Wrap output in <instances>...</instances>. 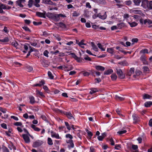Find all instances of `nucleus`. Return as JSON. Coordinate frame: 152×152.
Here are the masks:
<instances>
[{"instance_id": "nucleus-47", "label": "nucleus", "mask_w": 152, "mask_h": 152, "mask_svg": "<svg viewBox=\"0 0 152 152\" xmlns=\"http://www.w3.org/2000/svg\"><path fill=\"white\" fill-rule=\"evenodd\" d=\"M80 15L79 13H77L76 11H74L72 14V16L73 17H78Z\"/></svg>"}, {"instance_id": "nucleus-40", "label": "nucleus", "mask_w": 152, "mask_h": 152, "mask_svg": "<svg viewBox=\"0 0 152 152\" xmlns=\"http://www.w3.org/2000/svg\"><path fill=\"white\" fill-rule=\"evenodd\" d=\"M64 123H65V125H66V128H67V129L69 130H70L71 129V126H70L69 124V123H68V122H66V121H65L64 122Z\"/></svg>"}, {"instance_id": "nucleus-34", "label": "nucleus", "mask_w": 152, "mask_h": 152, "mask_svg": "<svg viewBox=\"0 0 152 152\" xmlns=\"http://www.w3.org/2000/svg\"><path fill=\"white\" fill-rule=\"evenodd\" d=\"M26 69L28 72H31L33 69V67L29 65H27L26 67Z\"/></svg>"}, {"instance_id": "nucleus-48", "label": "nucleus", "mask_w": 152, "mask_h": 152, "mask_svg": "<svg viewBox=\"0 0 152 152\" xmlns=\"http://www.w3.org/2000/svg\"><path fill=\"white\" fill-rule=\"evenodd\" d=\"M124 3L126 5L129 6L132 4V2L130 0H128L126 1Z\"/></svg>"}, {"instance_id": "nucleus-22", "label": "nucleus", "mask_w": 152, "mask_h": 152, "mask_svg": "<svg viewBox=\"0 0 152 152\" xmlns=\"http://www.w3.org/2000/svg\"><path fill=\"white\" fill-rule=\"evenodd\" d=\"M46 60L42 61L41 62V64L44 67H47L49 66V64Z\"/></svg>"}, {"instance_id": "nucleus-11", "label": "nucleus", "mask_w": 152, "mask_h": 152, "mask_svg": "<svg viewBox=\"0 0 152 152\" xmlns=\"http://www.w3.org/2000/svg\"><path fill=\"white\" fill-rule=\"evenodd\" d=\"M91 91L89 92V93L91 94L98 92L99 91V89L96 88H90Z\"/></svg>"}, {"instance_id": "nucleus-54", "label": "nucleus", "mask_w": 152, "mask_h": 152, "mask_svg": "<svg viewBox=\"0 0 152 152\" xmlns=\"http://www.w3.org/2000/svg\"><path fill=\"white\" fill-rule=\"evenodd\" d=\"M127 131L126 130H124L118 131L117 132V133L121 135L125 133Z\"/></svg>"}, {"instance_id": "nucleus-32", "label": "nucleus", "mask_w": 152, "mask_h": 152, "mask_svg": "<svg viewBox=\"0 0 152 152\" xmlns=\"http://www.w3.org/2000/svg\"><path fill=\"white\" fill-rule=\"evenodd\" d=\"M128 23L132 27H135L137 25V23L135 22H133L132 23L129 22Z\"/></svg>"}, {"instance_id": "nucleus-19", "label": "nucleus", "mask_w": 152, "mask_h": 152, "mask_svg": "<svg viewBox=\"0 0 152 152\" xmlns=\"http://www.w3.org/2000/svg\"><path fill=\"white\" fill-rule=\"evenodd\" d=\"M152 105V101H147L145 102L144 103V106L145 107H149Z\"/></svg>"}, {"instance_id": "nucleus-56", "label": "nucleus", "mask_w": 152, "mask_h": 152, "mask_svg": "<svg viewBox=\"0 0 152 152\" xmlns=\"http://www.w3.org/2000/svg\"><path fill=\"white\" fill-rule=\"evenodd\" d=\"M107 51L108 52L112 53L113 52V49L112 48H108L107 49Z\"/></svg>"}, {"instance_id": "nucleus-20", "label": "nucleus", "mask_w": 152, "mask_h": 152, "mask_svg": "<svg viewBox=\"0 0 152 152\" xmlns=\"http://www.w3.org/2000/svg\"><path fill=\"white\" fill-rule=\"evenodd\" d=\"M132 117L133 120L136 123L138 121V118H139V117L135 114H134L132 115Z\"/></svg>"}, {"instance_id": "nucleus-38", "label": "nucleus", "mask_w": 152, "mask_h": 152, "mask_svg": "<svg viewBox=\"0 0 152 152\" xmlns=\"http://www.w3.org/2000/svg\"><path fill=\"white\" fill-rule=\"evenodd\" d=\"M48 143L49 145H53V142L52 140L50 138L48 137Z\"/></svg>"}, {"instance_id": "nucleus-16", "label": "nucleus", "mask_w": 152, "mask_h": 152, "mask_svg": "<svg viewBox=\"0 0 152 152\" xmlns=\"http://www.w3.org/2000/svg\"><path fill=\"white\" fill-rule=\"evenodd\" d=\"M91 45L93 49L95 51L97 52L98 51V49L97 46L94 43L92 42L91 43Z\"/></svg>"}, {"instance_id": "nucleus-62", "label": "nucleus", "mask_w": 152, "mask_h": 152, "mask_svg": "<svg viewBox=\"0 0 152 152\" xmlns=\"http://www.w3.org/2000/svg\"><path fill=\"white\" fill-rule=\"evenodd\" d=\"M83 75L84 76H88L90 75L89 73L87 72H83Z\"/></svg>"}, {"instance_id": "nucleus-21", "label": "nucleus", "mask_w": 152, "mask_h": 152, "mask_svg": "<svg viewBox=\"0 0 152 152\" xmlns=\"http://www.w3.org/2000/svg\"><path fill=\"white\" fill-rule=\"evenodd\" d=\"M25 0H19L16 1V4L20 7H23L21 3Z\"/></svg>"}, {"instance_id": "nucleus-2", "label": "nucleus", "mask_w": 152, "mask_h": 152, "mask_svg": "<svg viewBox=\"0 0 152 152\" xmlns=\"http://www.w3.org/2000/svg\"><path fill=\"white\" fill-rule=\"evenodd\" d=\"M60 113L62 114H64V115H66L68 119H75V118L73 116L72 114L70 111L66 112L63 111L62 110H59Z\"/></svg>"}, {"instance_id": "nucleus-1", "label": "nucleus", "mask_w": 152, "mask_h": 152, "mask_svg": "<svg viewBox=\"0 0 152 152\" xmlns=\"http://www.w3.org/2000/svg\"><path fill=\"white\" fill-rule=\"evenodd\" d=\"M46 16L49 18L56 22L60 20V17L65 18L66 17V15L62 14H57L49 12L46 13Z\"/></svg>"}, {"instance_id": "nucleus-57", "label": "nucleus", "mask_w": 152, "mask_h": 152, "mask_svg": "<svg viewBox=\"0 0 152 152\" xmlns=\"http://www.w3.org/2000/svg\"><path fill=\"white\" fill-rule=\"evenodd\" d=\"M14 125L16 126H22V124L20 122H16L14 124Z\"/></svg>"}, {"instance_id": "nucleus-14", "label": "nucleus", "mask_w": 152, "mask_h": 152, "mask_svg": "<svg viewBox=\"0 0 152 152\" xmlns=\"http://www.w3.org/2000/svg\"><path fill=\"white\" fill-rule=\"evenodd\" d=\"M95 68L98 71H104L105 70V68L100 65L96 66Z\"/></svg>"}, {"instance_id": "nucleus-12", "label": "nucleus", "mask_w": 152, "mask_h": 152, "mask_svg": "<svg viewBox=\"0 0 152 152\" xmlns=\"http://www.w3.org/2000/svg\"><path fill=\"white\" fill-rule=\"evenodd\" d=\"M140 60L144 64H148L147 61H146L145 57L144 55H142L140 58Z\"/></svg>"}, {"instance_id": "nucleus-58", "label": "nucleus", "mask_w": 152, "mask_h": 152, "mask_svg": "<svg viewBox=\"0 0 152 152\" xmlns=\"http://www.w3.org/2000/svg\"><path fill=\"white\" fill-rule=\"evenodd\" d=\"M74 146V144L73 142H69V144L68 145V148H73Z\"/></svg>"}, {"instance_id": "nucleus-43", "label": "nucleus", "mask_w": 152, "mask_h": 152, "mask_svg": "<svg viewBox=\"0 0 152 152\" xmlns=\"http://www.w3.org/2000/svg\"><path fill=\"white\" fill-rule=\"evenodd\" d=\"M121 144L115 145V149L119 150L121 148Z\"/></svg>"}, {"instance_id": "nucleus-63", "label": "nucleus", "mask_w": 152, "mask_h": 152, "mask_svg": "<svg viewBox=\"0 0 152 152\" xmlns=\"http://www.w3.org/2000/svg\"><path fill=\"white\" fill-rule=\"evenodd\" d=\"M1 126L3 128L7 129V126L6 124L4 123H3L1 124Z\"/></svg>"}, {"instance_id": "nucleus-52", "label": "nucleus", "mask_w": 152, "mask_h": 152, "mask_svg": "<svg viewBox=\"0 0 152 152\" xmlns=\"http://www.w3.org/2000/svg\"><path fill=\"white\" fill-rule=\"evenodd\" d=\"M48 53H49L48 51V50H45L44 51V52L43 53V55L45 56H46L47 57H49V56L48 55Z\"/></svg>"}, {"instance_id": "nucleus-8", "label": "nucleus", "mask_w": 152, "mask_h": 152, "mask_svg": "<svg viewBox=\"0 0 152 152\" xmlns=\"http://www.w3.org/2000/svg\"><path fill=\"white\" fill-rule=\"evenodd\" d=\"M22 137L26 143H29L30 142L29 137L27 134H23L22 135Z\"/></svg>"}, {"instance_id": "nucleus-39", "label": "nucleus", "mask_w": 152, "mask_h": 152, "mask_svg": "<svg viewBox=\"0 0 152 152\" xmlns=\"http://www.w3.org/2000/svg\"><path fill=\"white\" fill-rule=\"evenodd\" d=\"M116 112L117 114L120 116H123V115L121 113V110L119 108H117L116 110Z\"/></svg>"}, {"instance_id": "nucleus-55", "label": "nucleus", "mask_w": 152, "mask_h": 152, "mask_svg": "<svg viewBox=\"0 0 152 152\" xmlns=\"http://www.w3.org/2000/svg\"><path fill=\"white\" fill-rule=\"evenodd\" d=\"M24 21L25 23L28 25H29L31 23V20H29L26 19L24 20Z\"/></svg>"}, {"instance_id": "nucleus-42", "label": "nucleus", "mask_w": 152, "mask_h": 152, "mask_svg": "<svg viewBox=\"0 0 152 152\" xmlns=\"http://www.w3.org/2000/svg\"><path fill=\"white\" fill-rule=\"evenodd\" d=\"M22 28L26 31H28L31 32V30L27 26H24L22 27Z\"/></svg>"}, {"instance_id": "nucleus-44", "label": "nucleus", "mask_w": 152, "mask_h": 152, "mask_svg": "<svg viewBox=\"0 0 152 152\" xmlns=\"http://www.w3.org/2000/svg\"><path fill=\"white\" fill-rule=\"evenodd\" d=\"M148 9L152 10V1H150L148 2Z\"/></svg>"}, {"instance_id": "nucleus-59", "label": "nucleus", "mask_w": 152, "mask_h": 152, "mask_svg": "<svg viewBox=\"0 0 152 152\" xmlns=\"http://www.w3.org/2000/svg\"><path fill=\"white\" fill-rule=\"evenodd\" d=\"M89 152H96L95 149L93 146H91L90 148Z\"/></svg>"}, {"instance_id": "nucleus-29", "label": "nucleus", "mask_w": 152, "mask_h": 152, "mask_svg": "<svg viewBox=\"0 0 152 152\" xmlns=\"http://www.w3.org/2000/svg\"><path fill=\"white\" fill-rule=\"evenodd\" d=\"M152 96L147 94H144L143 96V99H149Z\"/></svg>"}, {"instance_id": "nucleus-50", "label": "nucleus", "mask_w": 152, "mask_h": 152, "mask_svg": "<svg viewBox=\"0 0 152 152\" xmlns=\"http://www.w3.org/2000/svg\"><path fill=\"white\" fill-rule=\"evenodd\" d=\"M140 53H148V50L147 49H142L140 51Z\"/></svg>"}, {"instance_id": "nucleus-26", "label": "nucleus", "mask_w": 152, "mask_h": 152, "mask_svg": "<svg viewBox=\"0 0 152 152\" xmlns=\"http://www.w3.org/2000/svg\"><path fill=\"white\" fill-rule=\"evenodd\" d=\"M9 40V39L8 37H6L3 39H0V42L5 43L8 42Z\"/></svg>"}, {"instance_id": "nucleus-5", "label": "nucleus", "mask_w": 152, "mask_h": 152, "mask_svg": "<svg viewBox=\"0 0 152 152\" xmlns=\"http://www.w3.org/2000/svg\"><path fill=\"white\" fill-rule=\"evenodd\" d=\"M42 143L43 142L42 141L38 140L33 143L32 146L34 148H37L41 145Z\"/></svg>"}, {"instance_id": "nucleus-53", "label": "nucleus", "mask_w": 152, "mask_h": 152, "mask_svg": "<svg viewBox=\"0 0 152 152\" xmlns=\"http://www.w3.org/2000/svg\"><path fill=\"white\" fill-rule=\"evenodd\" d=\"M85 40L84 39L82 40L79 43V46H81V45H85L86 44L84 43Z\"/></svg>"}, {"instance_id": "nucleus-64", "label": "nucleus", "mask_w": 152, "mask_h": 152, "mask_svg": "<svg viewBox=\"0 0 152 152\" xmlns=\"http://www.w3.org/2000/svg\"><path fill=\"white\" fill-rule=\"evenodd\" d=\"M95 80L96 81V83H99L101 81V80L100 78H96L95 79Z\"/></svg>"}, {"instance_id": "nucleus-33", "label": "nucleus", "mask_w": 152, "mask_h": 152, "mask_svg": "<svg viewBox=\"0 0 152 152\" xmlns=\"http://www.w3.org/2000/svg\"><path fill=\"white\" fill-rule=\"evenodd\" d=\"M33 0H29L28 1V7L29 8H31L33 4H34Z\"/></svg>"}, {"instance_id": "nucleus-30", "label": "nucleus", "mask_w": 152, "mask_h": 152, "mask_svg": "<svg viewBox=\"0 0 152 152\" xmlns=\"http://www.w3.org/2000/svg\"><path fill=\"white\" fill-rule=\"evenodd\" d=\"M141 1L142 0H133L134 4L137 6H139Z\"/></svg>"}, {"instance_id": "nucleus-27", "label": "nucleus", "mask_w": 152, "mask_h": 152, "mask_svg": "<svg viewBox=\"0 0 152 152\" xmlns=\"http://www.w3.org/2000/svg\"><path fill=\"white\" fill-rule=\"evenodd\" d=\"M147 23L148 24H152V20H151L148 19H145L144 21V24H145Z\"/></svg>"}, {"instance_id": "nucleus-36", "label": "nucleus", "mask_w": 152, "mask_h": 152, "mask_svg": "<svg viewBox=\"0 0 152 152\" xmlns=\"http://www.w3.org/2000/svg\"><path fill=\"white\" fill-rule=\"evenodd\" d=\"M48 77L51 79H54V76L53 75L51 72L49 71L48 72Z\"/></svg>"}, {"instance_id": "nucleus-13", "label": "nucleus", "mask_w": 152, "mask_h": 152, "mask_svg": "<svg viewBox=\"0 0 152 152\" xmlns=\"http://www.w3.org/2000/svg\"><path fill=\"white\" fill-rule=\"evenodd\" d=\"M98 15L99 18L102 20L105 19L107 17L106 12H105L104 14L102 15H101V13H98Z\"/></svg>"}, {"instance_id": "nucleus-15", "label": "nucleus", "mask_w": 152, "mask_h": 152, "mask_svg": "<svg viewBox=\"0 0 152 152\" xmlns=\"http://www.w3.org/2000/svg\"><path fill=\"white\" fill-rule=\"evenodd\" d=\"M115 99L118 101H122L124 99V98L119 96L118 95H116L115 96Z\"/></svg>"}, {"instance_id": "nucleus-23", "label": "nucleus", "mask_w": 152, "mask_h": 152, "mask_svg": "<svg viewBox=\"0 0 152 152\" xmlns=\"http://www.w3.org/2000/svg\"><path fill=\"white\" fill-rule=\"evenodd\" d=\"M118 63L121 65L123 66H128L129 65L128 62L126 61L125 60H124L123 61L119 62Z\"/></svg>"}, {"instance_id": "nucleus-61", "label": "nucleus", "mask_w": 152, "mask_h": 152, "mask_svg": "<svg viewBox=\"0 0 152 152\" xmlns=\"http://www.w3.org/2000/svg\"><path fill=\"white\" fill-rule=\"evenodd\" d=\"M109 141L110 142V143L112 145H114V141H113V139L112 138H111L110 139Z\"/></svg>"}, {"instance_id": "nucleus-41", "label": "nucleus", "mask_w": 152, "mask_h": 152, "mask_svg": "<svg viewBox=\"0 0 152 152\" xmlns=\"http://www.w3.org/2000/svg\"><path fill=\"white\" fill-rule=\"evenodd\" d=\"M86 132L88 134L89 137V139H91L92 136H93L92 133L91 132L89 131L88 129L86 130Z\"/></svg>"}, {"instance_id": "nucleus-4", "label": "nucleus", "mask_w": 152, "mask_h": 152, "mask_svg": "<svg viewBox=\"0 0 152 152\" xmlns=\"http://www.w3.org/2000/svg\"><path fill=\"white\" fill-rule=\"evenodd\" d=\"M142 6L144 8H148V6L149 1L147 0H142Z\"/></svg>"}, {"instance_id": "nucleus-46", "label": "nucleus", "mask_w": 152, "mask_h": 152, "mask_svg": "<svg viewBox=\"0 0 152 152\" xmlns=\"http://www.w3.org/2000/svg\"><path fill=\"white\" fill-rule=\"evenodd\" d=\"M59 26L62 28H64L66 27V25L63 23L60 22L59 23Z\"/></svg>"}, {"instance_id": "nucleus-3", "label": "nucleus", "mask_w": 152, "mask_h": 152, "mask_svg": "<svg viewBox=\"0 0 152 152\" xmlns=\"http://www.w3.org/2000/svg\"><path fill=\"white\" fill-rule=\"evenodd\" d=\"M118 77L121 79H124L125 77V74L123 73L122 70L121 69H116Z\"/></svg>"}, {"instance_id": "nucleus-49", "label": "nucleus", "mask_w": 152, "mask_h": 152, "mask_svg": "<svg viewBox=\"0 0 152 152\" xmlns=\"http://www.w3.org/2000/svg\"><path fill=\"white\" fill-rule=\"evenodd\" d=\"M33 23L34 25L36 26L41 25L42 23V22H37L36 21H33Z\"/></svg>"}, {"instance_id": "nucleus-10", "label": "nucleus", "mask_w": 152, "mask_h": 152, "mask_svg": "<svg viewBox=\"0 0 152 152\" xmlns=\"http://www.w3.org/2000/svg\"><path fill=\"white\" fill-rule=\"evenodd\" d=\"M51 133V136L52 137H55L57 139H61V138L59 137L58 133L51 131L50 132Z\"/></svg>"}, {"instance_id": "nucleus-24", "label": "nucleus", "mask_w": 152, "mask_h": 152, "mask_svg": "<svg viewBox=\"0 0 152 152\" xmlns=\"http://www.w3.org/2000/svg\"><path fill=\"white\" fill-rule=\"evenodd\" d=\"M29 98L30 100V103L31 104H33L35 103V98L33 96H31L29 97Z\"/></svg>"}, {"instance_id": "nucleus-6", "label": "nucleus", "mask_w": 152, "mask_h": 152, "mask_svg": "<svg viewBox=\"0 0 152 152\" xmlns=\"http://www.w3.org/2000/svg\"><path fill=\"white\" fill-rule=\"evenodd\" d=\"M46 12L44 11L42 13L39 12H36V15L38 17L40 18H46Z\"/></svg>"}, {"instance_id": "nucleus-45", "label": "nucleus", "mask_w": 152, "mask_h": 152, "mask_svg": "<svg viewBox=\"0 0 152 152\" xmlns=\"http://www.w3.org/2000/svg\"><path fill=\"white\" fill-rule=\"evenodd\" d=\"M2 149L3 151V152H9V149L5 146L3 145Z\"/></svg>"}, {"instance_id": "nucleus-35", "label": "nucleus", "mask_w": 152, "mask_h": 152, "mask_svg": "<svg viewBox=\"0 0 152 152\" xmlns=\"http://www.w3.org/2000/svg\"><path fill=\"white\" fill-rule=\"evenodd\" d=\"M41 118L43 120L45 121L47 123L49 122L48 121L47 118L45 115H41Z\"/></svg>"}, {"instance_id": "nucleus-37", "label": "nucleus", "mask_w": 152, "mask_h": 152, "mask_svg": "<svg viewBox=\"0 0 152 152\" xmlns=\"http://www.w3.org/2000/svg\"><path fill=\"white\" fill-rule=\"evenodd\" d=\"M98 48L102 50V51H104L105 50V49L102 47V45L100 43H98L97 44Z\"/></svg>"}, {"instance_id": "nucleus-9", "label": "nucleus", "mask_w": 152, "mask_h": 152, "mask_svg": "<svg viewBox=\"0 0 152 152\" xmlns=\"http://www.w3.org/2000/svg\"><path fill=\"white\" fill-rule=\"evenodd\" d=\"M125 26V24L123 23H118L117 24V26H115V30L117 29V28L120 29L124 27Z\"/></svg>"}, {"instance_id": "nucleus-60", "label": "nucleus", "mask_w": 152, "mask_h": 152, "mask_svg": "<svg viewBox=\"0 0 152 152\" xmlns=\"http://www.w3.org/2000/svg\"><path fill=\"white\" fill-rule=\"evenodd\" d=\"M143 69L144 70V71L145 72H147L149 71V68L147 66H144L143 67Z\"/></svg>"}, {"instance_id": "nucleus-25", "label": "nucleus", "mask_w": 152, "mask_h": 152, "mask_svg": "<svg viewBox=\"0 0 152 152\" xmlns=\"http://www.w3.org/2000/svg\"><path fill=\"white\" fill-rule=\"evenodd\" d=\"M113 70L112 69H109L105 71L104 72V75H109L110 74L113 72Z\"/></svg>"}, {"instance_id": "nucleus-51", "label": "nucleus", "mask_w": 152, "mask_h": 152, "mask_svg": "<svg viewBox=\"0 0 152 152\" xmlns=\"http://www.w3.org/2000/svg\"><path fill=\"white\" fill-rule=\"evenodd\" d=\"M73 69V66H72L71 65H69L68 66V69H65V71H69L70 70H71L72 69Z\"/></svg>"}, {"instance_id": "nucleus-31", "label": "nucleus", "mask_w": 152, "mask_h": 152, "mask_svg": "<svg viewBox=\"0 0 152 152\" xmlns=\"http://www.w3.org/2000/svg\"><path fill=\"white\" fill-rule=\"evenodd\" d=\"M36 93L37 94L40 96L41 97L44 98L45 97V95L43 94L42 92H41L38 90H36Z\"/></svg>"}, {"instance_id": "nucleus-7", "label": "nucleus", "mask_w": 152, "mask_h": 152, "mask_svg": "<svg viewBox=\"0 0 152 152\" xmlns=\"http://www.w3.org/2000/svg\"><path fill=\"white\" fill-rule=\"evenodd\" d=\"M68 54L69 55H71L72 57L74 58L77 62H80L81 61L80 58L77 57L74 53H70Z\"/></svg>"}, {"instance_id": "nucleus-28", "label": "nucleus", "mask_w": 152, "mask_h": 152, "mask_svg": "<svg viewBox=\"0 0 152 152\" xmlns=\"http://www.w3.org/2000/svg\"><path fill=\"white\" fill-rule=\"evenodd\" d=\"M11 45L13 46L14 47L16 48H18V46L19 45L18 43V42L15 41H14L13 42H12L11 43Z\"/></svg>"}, {"instance_id": "nucleus-17", "label": "nucleus", "mask_w": 152, "mask_h": 152, "mask_svg": "<svg viewBox=\"0 0 152 152\" xmlns=\"http://www.w3.org/2000/svg\"><path fill=\"white\" fill-rule=\"evenodd\" d=\"M45 84V81L44 80H42L41 81L39 82V83H37L34 85V86H39L41 87L42 85H44Z\"/></svg>"}, {"instance_id": "nucleus-18", "label": "nucleus", "mask_w": 152, "mask_h": 152, "mask_svg": "<svg viewBox=\"0 0 152 152\" xmlns=\"http://www.w3.org/2000/svg\"><path fill=\"white\" fill-rule=\"evenodd\" d=\"M42 3L46 4H48L53 5H54V3H53L50 0H43Z\"/></svg>"}]
</instances>
